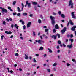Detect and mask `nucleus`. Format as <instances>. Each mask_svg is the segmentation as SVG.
<instances>
[{
	"mask_svg": "<svg viewBox=\"0 0 76 76\" xmlns=\"http://www.w3.org/2000/svg\"><path fill=\"white\" fill-rule=\"evenodd\" d=\"M68 39H66L65 41L66 42H68Z\"/></svg>",
	"mask_w": 76,
	"mask_h": 76,
	"instance_id": "nucleus-61",
	"label": "nucleus"
},
{
	"mask_svg": "<svg viewBox=\"0 0 76 76\" xmlns=\"http://www.w3.org/2000/svg\"><path fill=\"white\" fill-rule=\"evenodd\" d=\"M53 69H54V71H56V70H57V69H56V68H53Z\"/></svg>",
	"mask_w": 76,
	"mask_h": 76,
	"instance_id": "nucleus-46",
	"label": "nucleus"
},
{
	"mask_svg": "<svg viewBox=\"0 0 76 76\" xmlns=\"http://www.w3.org/2000/svg\"><path fill=\"white\" fill-rule=\"evenodd\" d=\"M66 27H64L63 29L61 30V31L62 32V34H63L65 32H66Z\"/></svg>",
	"mask_w": 76,
	"mask_h": 76,
	"instance_id": "nucleus-5",
	"label": "nucleus"
},
{
	"mask_svg": "<svg viewBox=\"0 0 76 76\" xmlns=\"http://www.w3.org/2000/svg\"><path fill=\"white\" fill-rule=\"evenodd\" d=\"M74 13L75 12H72L71 13V15H72V18H74V19H75L76 18V16L75 15V14H74Z\"/></svg>",
	"mask_w": 76,
	"mask_h": 76,
	"instance_id": "nucleus-7",
	"label": "nucleus"
},
{
	"mask_svg": "<svg viewBox=\"0 0 76 76\" xmlns=\"http://www.w3.org/2000/svg\"><path fill=\"white\" fill-rule=\"evenodd\" d=\"M67 47H68L69 48H72V47H73V46H72V44H71V45H67Z\"/></svg>",
	"mask_w": 76,
	"mask_h": 76,
	"instance_id": "nucleus-11",
	"label": "nucleus"
},
{
	"mask_svg": "<svg viewBox=\"0 0 76 76\" xmlns=\"http://www.w3.org/2000/svg\"><path fill=\"white\" fill-rule=\"evenodd\" d=\"M33 16V14H30L29 15V16H30V17H32Z\"/></svg>",
	"mask_w": 76,
	"mask_h": 76,
	"instance_id": "nucleus-47",
	"label": "nucleus"
},
{
	"mask_svg": "<svg viewBox=\"0 0 76 76\" xmlns=\"http://www.w3.org/2000/svg\"><path fill=\"white\" fill-rule=\"evenodd\" d=\"M15 56H18L19 54L18 53H16L15 54Z\"/></svg>",
	"mask_w": 76,
	"mask_h": 76,
	"instance_id": "nucleus-36",
	"label": "nucleus"
},
{
	"mask_svg": "<svg viewBox=\"0 0 76 76\" xmlns=\"http://www.w3.org/2000/svg\"><path fill=\"white\" fill-rule=\"evenodd\" d=\"M6 20L7 21V22H9V19L8 18H7L6 19Z\"/></svg>",
	"mask_w": 76,
	"mask_h": 76,
	"instance_id": "nucleus-43",
	"label": "nucleus"
},
{
	"mask_svg": "<svg viewBox=\"0 0 76 76\" xmlns=\"http://www.w3.org/2000/svg\"><path fill=\"white\" fill-rule=\"evenodd\" d=\"M43 28H47V26H43Z\"/></svg>",
	"mask_w": 76,
	"mask_h": 76,
	"instance_id": "nucleus-57",
	"label": "nucleus"
},
{
	"mask_svg": "<svg viewBox=\"0 0 76 76\" xmlns=\"http://www.w3.org/2000/svg\"><path fill=\"white\" fill-rule=\"evenodd\" d=\"M29 58L30 60H31V59H32V57L31 56H30L29 57Z\"/></svg>",
	"mask_w": 76,
	"mask_h": 76,
	"instance_id": "nucleus-62",
	"label": "nucleus"
},
{
	"mask_svg": "<svg viewBox=\"0 0 76 76\" xmlns=\"http://www.w3.org/2000/svg\"><path fill=\"white\" fill-rule=\"evenodd\" d=\"M66 66H70V64L69 63H66Z\"/></svg>",
	"mask_w": 76,
	"mask_h": 76,
	"instance_id": "nucleus-37",
	"label": "nucleus"
},
{
	"mask_svg": "<svg viewBox=\"0 0 76 76\" xmlns=\"http://www.w3.org/2000/svg\"><path fill=\"white\" fill-rule=\"evenodd\" d=\"M40 17L42 19H43V17H42V15H40Z\"/></svg>",
	"mask_w": 76,
	"mask_h": 76,
	"instance_id": "nucleus-50",
	"label": "nucleus"
},
{
	"mask_svg": "<svg viewBox=\"0 0 76 76\" xmlns=\"http://www.w3.org/2000/svg\"><path fill=\"white\" fill-rule=\"evenodd\" d=\"M4 37V35H2L1 36V40H3V37Z\"/></svg>",
	"mask_w": 76,
	"mask_h": 76,
	"instance_id": "nucleus-29",
	"label": "nucleus"
},
{
	"mask_svg": "<svg viewBox=\"0 0 76 76\" xmlns=\"http://www.w3.org/2000/svg\"><path fill=\"white\" fill-rule=\"evenodd\" d=\"M23 22V21H22V20H20V22Z\"/></svg>",
	"mask_w": 76,
	"mask_h": 76,
	"instance_id": "nucleus-63",
	"label": "nucleus"
},
{
	"mask_svg": "<svg viewBox=\"0 0 76 76\" xmlns=\"http://www.w3.org/2000/svg\"><path fill=\"white\" fill-rule=\"evenodd\" d=\"M25 59L26 60H28L29 59V57L28 56L26 55V54H25Z\"/></svg>",
	"mask_w": 76,
	"mask_h": 76,
	"instance_id": "nucleus-14",
	"label": "nucleus"
},
{
	"mask_svg": "<svg viewBox=\"0 0 76 76\" xmlns=\"http://www.w3.org/2000/svg\"><path fill=\"white\" fill-rule=\"evenodd\" d=\"M31 22H29L28 23L27 25V28H29L31 26Z\"/></svg>",
	"mask_w": 76,
	"mask_h": 76,
	"instance_id": "nucleus-9",
	"label": "nucleus"
},
{
	"mask_svg": "<svg viewBox=\"0 0 76 76\" xmlns=\"http://www.w3.org/2000/svg\"><path fill=\"white\" fill-rule=\"evenodd\" d=\"M69 22H68V24H67V26L68 27L69 26V23H70V24H71V25H73V23L72 22V20H69Z\"/></svg>",
	"mask_w": 76,
	"mask_h": 76,
	"instance_id": "nucleus-8",
	"label": "nucleus"
},
{
	"mask_svg": "<svg viewBox=\"0 0 76 76\" xmlns=\"http://www.w3.org/2000/svg\"><path fill=\"white\" fill-rule=\"evenodd\" d=\"M43 56L44 57H46L47 56V54H45Z\"/></svg>",
	"mask_w": 76,
	"mask_h": 76,
	"instance_id": "nucleus-59",
	"label": "nucleus"
},
{
	"mask_svg": "<svg viewBox=\"0 0 76 76\" xmlns=\"http://www.w3.org/2000/svg\"><path fill=\"white\" fill-rule=\"evenodd\" d=\"M55 26L56 29H58L59 28V27H58V24H56Z\"/></svg>",
	"mask_w": 76,
	"mask_h": 76,
	"instance_id": "nucleus-15",
	"label": "nucleus"
},
{
	"mask_svg": "<svg viewBox=\"0 0 76 76\" xmlns=\"http://www.w3.org/2000/svg\"><path fill=\"white\" fill-rule=\"evenodd\" d=\"M66 36L68 38H69V37H70V35L69 34L67 35Z\"/></svg>",
	"mask_w": 76,
	"mask_h": 76,
	"instance_id": "nucleus-42",
	"label": "nucleus"
},
{
	"mask_svg": "<svg viewBox=\"0 0 76 76\" xmlns=\"http://www.w3.org/2000/svg\"><path fill=\"white\" fill-rule=\"evenodd\" d=\"M44 50V48L42 47H41L39 49V51H41Z\"/></svg>",
	"mask_w": 76,
	"mask_h": 76,
	"instance_id": "nucleus-16",
	"label": "nucleus"
},
{
	"mask_svg": "<svg viewBox=\"0 0 76 76\" xmlns=\"http://www.w3.org/2000/svg\"><path fill=\"white\" fill-rule=\"evenodd\" d=\"M75 28H76V26H74L72 27V28H71L72 31H75Z\"/></svg>",
	"mask_w": 76,
	"mask_h": 76,
	"instance_id": "nucleus-12",
	"label": "nucleus"
},
{
	"mask_svg": "<svg viewBox=\"0 0 76 76\" xmlns=\"http://www.w3.org/2000/svg\"><path fill=\"white\" fill-rule=\"evenodd\" d=\"M11 28H13V27H14V25H13V24H11Z\"/></svg>",
	"mask_w": 76,
	"mask_h": 76,
	"instance_id": "nucleus-35",
	"label": "nucleus"
},
{
	"mask_svg": "<svg viewBox=\"0 0 76 76\" xmlns=\"http://www.w3.org/2000/svg\"><path fill=\"white\" fill-rule=\"evenodd\" d=\"M35 56H39V54H36L35 55Z\"/></svg>",
	"mask_w": 76,
	"mask_h": 76,
	"instance_id": "nucleus-52",
	"label": "nucleus"
},
{
	"mask_svg": "<svg viewBox=\"0 0 76 76\" xmlns=\"http://www.w3.org/2000/svg\"><path fill=\"white\" fill-rule=\"evenodd\" d=\"M8 9H9V10H10L11 9V7H8Z\"/></svg>",
	"mask_w": 76,
	"mask_h": 76,
	"instance_id": "nucleus-54",
	"label": "nucleus"
},
{
	"mask_svg": "<svg viewBox=\"0 0 76 76\" xmlns=\"http://www.w3.org/2000/svg\"><path fill=\"white\" fill-rule=\"evenodd\" d=\"M71 51V50H69L68 51V53H70V52Z\"/></svg>",
	"mask_w": 76,
	"mask_h": 76,
	"instance_id": "nucleus-53",
	"label": "nucleus"
},
{
	"mask_svg": "<svg viewBox=\"0 0 76 76\" xmlns=\"http://www.w3.org/2000/svg\"><path fill=\"white\" fill-rule=\"evenodd\" d=\"M58 43L59 44H61V41L60 40H59L58 41Z\"/></svg>",
	"mask_w": 76,
	"mask_h": 76,
	"instance_id": "nucleus-30",
	"label": "nucleus"
},
{
	"mask_svg": "<svg viewBox=\"0 0 76 76\" xmlns=\"http://www.w3.org/2000/svg\"><path fill=\"white\" fill-rule=\"evenodd\" d=\"M22 5V7H24V5H23V3L21 4Z\"/></svg>",
	"mask_w": 76,
	"mask_h": 76,
	"instance_id": "nucleus-49",
	"label": "nucleus"
},
{
	"mask_svg": "<svg viewBox=\"0 0 76 76\" xmlns=\"http://www.w3.org/2000/svg\"><path fill=\"white\" fill-rule=\"evenodd\" d=\"M69 40L70 41H71L72 44L73 43V41H74L73 39H69Z\"/></svg>",
	"mask_w": 76,
	"mask_h": 76,
	"instance_id": "nucleus-20",
	"label": "nucleus"
},
{
	"mask_svg": "<svg viewBox=\"0 0 76 76\" xmlns=\"http://www.w3.org/2000/svg\"><path fill=\"white\" fill-rule=\"evenodd\" d=\"M26 5H27L28 6V7L30 8V7H31V4L30 3H29L28 1H26Z\"/></svg>",
	"mask_w": 76,
	"mask_h": 76,
	"instance_id": "nucleus-3",
	"label": "nucleus"
},
{
	"mask_svg": "<svg viewBox=\"0 0 76 76\" xmlns=\"http://www.w3.org/2000/svg\"><path fill=\"white\" fill-rule=\"evenodd\" d=\"M13 37V35H12L10 37V38H12Z\"/></svg>",
	"mask_w": 76,
	"mask_h": 76,
	"instance_id": "nucleus-58",
	"label": "nucleus"
},
{
	"mask_svg": "<svg viewBox=\"0 0 76 76\" xmlns=\"http://www.w3.org/2000/svg\"><path fill=\"white\" fill-rule=\"evenodd\" d=\"M36 42H37L39 44L40 43H42L43 44L44 43V41L43 40L42 41L41 40H35Z\"/></svg>",
	"mask_w": 76,
	"mask_h": 76,
	"instance_id": "nucleus-4",
	"label": "nucleus"
},
{
	"mask_svg": "<svg viewBox=\"0 0 76 76\" xmlns=\"http://www.w3.org/2000/svg\"><path fill=\"white\" fill-rule=\"evenodd\" d=\"M22 25H24V24H25V22H24V21H22Z\"/></svg>",
	"mask_w": 76,
	"mask_h": 76,
	"instance_id": "nucleus-51",
	"label": "nucleus"
},
{
	"mask_svg": "<svg viewBox=\"0 0 76 76\" xmlns=\"http://www.w3.org/2000/svg\"><path fill=\"white\" fill-rule=\"evenodd\" d=\"M58 13L59 15H60V16H61V12L60 11H59Z\"/></svg>",
	"mask_w": 76,
	"mask_h": 76,
	"instance_id": "nucleus-31",
	"label": "nucleus"
},
{
	"mask_svg": "<svg viewBox=\"0 0 76 76\" xmlns=\"http://www.w3.org/2000/svg\"><path fill=\"white\" fill-rule=\"evenodd\" d=\"M6 22H5V21H4L3 22V25H6Z\"/></svg>",
	"mask_w": 76,
	"mask_h": 76,
	"instance_id": "nucleus-39",
	"label": "nucleus"
},
{
	"mask_svg": "<svg viewBox=\"0 0 76 76\" xmlns=\"http://www.w3.org/2000/svg\"><path fill=\"white\" fill-rule=\"evenodd\" d=\"M57 63H54L53 64V66L54 67H55V66H57Z\"/></svg>",
	"mask_w": 76,
	"mask_h": 76,
	"instance_id": "nucleus-19",
	"label": "nucleus"
},
{
	"mask_svg": "<svg viewBox=\"0 0 76 76\" xmlns=\"http://www.w3.org/2000/svg\"><path fill=\"white\" fill-rule=\"evenodd\" d=\"M16 1H14L13 3V5H15L16 4Z\"/></svg>",
	"mask_w": 76,
	"mask_h": 76,
	"instance_id": "nucleus-27",
	"label": "nucleus"
},
{
	"mask_svg": "<svg viewBox=\"0 0 76 76\" xmlns=\"http://www.w3.org/2000/svg\"><path fill=\"white\" fill-rule=\"evenodd\" d=\"M33 61L34 62V63H37V61H36V60H35V59H34Z\"/></svg>",
	"mask_w": 76,
	"mask_h": 76,
	"instance_id": "nucleus-38",
	"label": "nucleus"
},
{
	"mask_svg": "<svg viewBox=\"0 0 76 76\" xmlns=\"http://www.w3.org/2000/svg\"><path fill=\"white\" fill-rule=\"evenodd\" d=\"M56 35H57L58 36V38H60V35L59 34H57Z\"/></svg>",
	"mask_w": 76,
	"mask_h": 76,
	"instance_id": "nucleus-26",
	"label": "nucleus"
},
{
	"mask_svg": "<svg viewBox=\"0 0 76 76\" xmlns=\"http://www.w3.org/2000/svg\"><path fill=\"white\" fill-rule=\"evenodd\" d=\"M61 17L63 18H65V15L64 14H62L61 15Z\"/></svg>",
	"mask_w": 76,
	"mask_h": 76,
	"instance_id": "nucleus-17",
	"label": "nucleus"
},
{
	"mask_svg": "<svg viewBox=\"0 0 76 76\" xmlns=\"http://www.w3.org/2000/svg\"><path fill=\"white\" fill-rule=\"evenodd\" d=\"M9 19L10 21H12V18H10Z\"/></svg>",
	"mask_w": 76,
	"mask_h": 76,
	"instance_id": "nucleus-48",
	"label": "nucleus"
},
{
	"mask_svg": "<svg viewBox=\"0 0 76 76\" xmlns=\"http://www.w3.org/2000/svg\"><path fill=\"white\" fill-rule=\"evenodd\" d=\"M2 13L4 14V13H7V11L4 8L2 9Z\"/></svg>",
	"mask_w": 76,
	"mask_h": 76,
	"instance_id": "nucleus-6",
	"label": "nucleus"
},
{
	"mask_svg": "<svg viewBox=\"0 0 76 76\" xmlns=\"http://www.w3.org/2000/svg\"><path fill=\"white\" fill-rule=\"evenodd\" d=\"M32 4H34V5H37V3L34 2H33Z\"/></svg>",
	"mask_w": 76,
	"mask_h": 76,
	"instance_id": "nucleus-24",
	"label": "nucleus"
},
{
	"mask_svg": "<svg viewBox=\"0 0 76 76\" xmlns=\"http://www.w3.org/2000/svg\"><path fill=\"white\" fill-rule=\"evenodd\" d=\"M59 48H60L59 46L58 45L57 46V49H59Z\"/></svg>",
	"mask_w": 76,
	"mask_h": 76,
	"instance_id": "nucleus-55",
	"label": "nucleus"
},
{
	"mask_svg": "<svg viewBox=\"0 0 76 76\" xmlns=\"http://www.w3.org/2000/svg\"><path fill=\"white\" fill-rule=\"evenodd\" d=\"M45 32H48V29L47 28H46L45 30Z\"/></svg>",
	"mask_w": 76,
	"mask_h": 76,
	"instance_id": "nucleus-28",
	"label": "nucleus"
},
{
	"mask_svg": "<svg viewBox=\"0 0 76 76\" xmlns=\"http://www.w3.org/2000/svg\"><path fill=\"white\" fill-rule=\"evenodd\" d=\"M48 50H49V53H52L53 52V51L51 49H49V48H48Z\"/></svg>",
	"mask_w": 76,
	"mask_h": 76,
	"instance_id": "nucleus-21",
	"label": "nucleus"
},
{
	"mask_svg": "<svg viewBox=\"0 0 76 76\" xmlns=\"http://www.w3.org/2000/svg\"><path fill=\"white\" fill-rule=\"evenodd\" d=\"M60 50H58L57 53H60Z\"/></svg>",
	"mask_w": 76,
	"mask_h": 76,
	"instance_id": "nucleus-45",
	"label": "nucleus"
},
{
	"mask_svg": "<svg viewBox=\"0 0 76 76\" xmlns=\"http://www.w3.org/2000/svg\"><path fill=\"white\" fill-rule=\"evenodd\" d=\"M17 9L18 12H21V10H20V9L19 8V7H17Z\"/></svg>",
	"mask_w": 76,
	"mask_h": 76,
	"instance_id": "nucleus-22",
	"label": "nucleus"
},
{
	"mask_svg": "<svg viewBox=\"0 0 76 76\" xmlns=\"http://www.w3.org/2000/svg\"><path fill=\"white\" fill-rule=\"evenodd\" d=\"M17 16H20V13H18L17 14Z\"/></svg>",
	"mask_w": 76,
	"mask_h": 76,
	"instance_id": "nucleus-33",
	"label": "nucleus"
},
{
	"mask_svg": "<svg viewBox=\"0 0 76 76\" xmlns=\"http://www.w3.org/2000/svg\"><path fill=\"white\" fill-rule=\"evenodd\" d=\"M16 14V13H13V15L14 16H15V15Z\"/></svg>",
	"mask_w": 76,
	"mask_h": 76,
	"instance_id": "nucleus-60",
	"label": "nucleus"
},
{
	"mask_svg": "<svg viewBox=\"0 0 76 76\" xmlns=\"http://www.w3.org/2000/svg\"><path fill=\"white\" fill-rule=\"evenodd\" d=\"M53 31L54 33H55V32H56V29H55V28H54L53 29Z\"/></svg>",
	"mask_w": 76,
	"mask_h": 76,
	"instance_id": "nucleus-34",
	"label": "nucleus"
},
{
	"mask_svg": "<svg viewBox=\"0 0 76 76\" xmlns=\"http://www.w3.org/2000/svg\"><path fill=\"white\" fill-rule=\"evenodd\" d=\"M53 15H56V13L53 12Z\"/></svg>",
	"mask_w": 76,
	"mask_h": 76,
	"instance_id": "nucleus-56",
	"label": "nucleus"
},
{
	"mask_svg": "<svg viewBox=\"0 0 76 76\" xmlns=\"http://www.w3.org/2000/svg\"><path fill=\"white\" fill-rule=\"evenodd\" d=\"M50 17L51 20V23H52L53 26H54V25H55V23H56L55 20H54V19H55V18L54 17H53L52 16H50Z\"/></svg>",
	"mask_w": 76,
	"mask_h": 76,
	"instance_id": "nucleus-1",
	"label": "nucleus"
},
{
	"mask_svg": "<svg viewBox=\"0 0 76 76\" xmlns=\"http://www.w3.org/2000/svg\"><path fill=\"white\" fill-rule=\"evenodd\" d=\"M70 37L71 38H72L73 37V34H71Z\"/></svg>",
	"mask_w": 76,
	"mask_h": 76,
	"instance_id": "nucleus-44",
	"label": "nucleus"
},
{
	"mask_svg": "<svg viewBox=\"0 0 76 76\" xmlns=\"http://www.w3.org/2000/svg\"><path fill=\"white\" fill-rule=\"evenodd\" d=\"M69 6L71 9H73L74 7V4L72 2V0H70L69 1Z\"/></svg>",
	"mask_w": 76,
	"mask_h": 76,
	"instance_id": "nucleus-2",
	"label": "nucleus"
},
{
	"mask_svg": "<svg viewBox=\"0 0 76 76\" xmlns=\"http://www.w3.org/2000/svg\"><path fill=\"white\" fill-rule=\"evenodd\" d=\"M51 37L52 38H54V39H56V38H57V35L55 36L54 35H53Z\"/></svg>",
	"mask_w": 76,
	"mask_h": 76,
	"instance_id": "nucleus-13",
	"label": "nucleus"
},
{
	"mask_svg": "<svg viewBox=\"0 0 76 76\" xmlns=\"http://www.w3.org/2000/svg\"><path fill=\"white\" fill-rule=\"evenodd\" d=\"M38 22L39 23H41V20L39 19L38 20Z\"/></svg>",
	"mask_w": 76,
	"mask_h": 76,
	"instance_id": "nucleus-25",
	"label": "nucleus"
},
{
	"mask_svg": "<svg viewBox=\"0 0 76 76\" xmlns=\"http://www.w3.org/2000/svg\"><path fill=\"white\" fill-rule=\"evenodd\" d=\"M33 36H35V32L33 31Z\"/></svg>",
	"mask_w": 76,
	"mask_h": 76,
	"instance_id": "nucleus-32",
	"label": "nucleus"
},
{
	"mask_svg": "<svg viewBox=\"0 0 76 76\" xmlns=\"http://www.w3.org/2000/svg\"><path fill=\"white\" fill-rule=\"evenodd\" d=\"M14 27H15V28L16 27L17 29H18V28H19V26H18V25L17 24H15Z\"/></svg>",
	"mask_w": 76,
	"mask_h": 76,
	"instance_id": "nucleus-18",
	"label": "nucleus"
},
{
	"mask_svg": "<svg viewBox=\"0 0 76 76\" xmlns=\"http://www.w3.org/2000/svg\"><path fill=\"white\" fill-rule=\"evenodd\" d=\"M47 71H48V72H50V69H47Z\"/></svg>",
	"mask_w": 76,
	"mask_h": 76,
	"instance_id": "nucleus-40",
	"label": "nucleus"
},
{
	"mask_svg": "<svg viewBox=\"0 0 76 76\" xmlns=\"http://www.w3.org/2000/svg\"><path fill=\"white\" fill-rule=\"evenodd\" d=\"M23 16H27L28 15V14L27 13H23Z\"/></svg>",
	"mask_w": 76,
	"mask_h": 76,
	"instance_id": "nucleus-23",
	"label": "nucleus"
},
{
	"mask_svg": "<svg viewBox=\"0 0 76 76\" xmlns=\"http://www.w3.org/2000/svg\"><path fill=\"white\" fill-rule=\"evenodd\" d=\"M23 29H25V28H26V26H25V25H24L23 26Z\"/></svg>",
	"mask_w": 76,
	"mask_h": 76,
	"instance_id": "nucleus-41",
	"label": "nucleus"
},
{
	"mask_svg": "<svg viewBox=\"0 0 76 76\" xmlns=\"http://www.w3.org/2000/svg\"><path fill=\"white\" fill-rule=\"evenodd\" d=\"M5 34H7L8 35H9L12 34V32L11 31L8 32V31H7L5 32Z\"/></svg>",
	"mask_w": 76,
	"mask_h": 76,
	"instance_id": "nucleus-10",
	"label": "nucleus"
},
{
	"mask_svg": "<svg viewBox=\"0 0 76 76\" xmlns=\"http://www.w3.org/2000/svg\"><path fill=\"white\" fill-rule=\"evenodd\" d=\"M19 70L20 71H22V69H21V68H19Z\"/></svg>",
	"mask_w": 76,
	"mask_h": 76,
	"instance_id": "nucleus-64",
	"label": "nucleus"
}]
</instances>
